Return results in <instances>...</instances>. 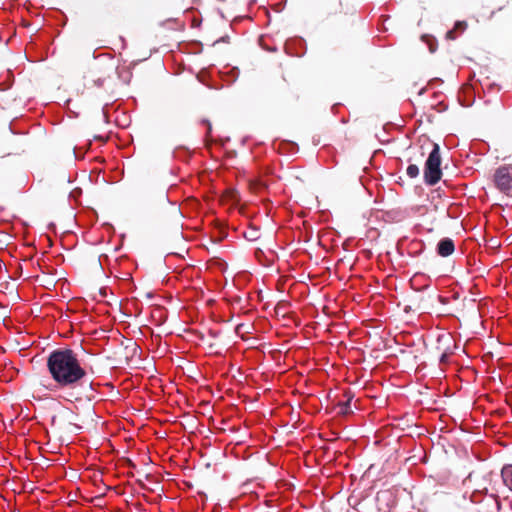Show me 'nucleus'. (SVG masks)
<instances>
[{"instance_id":"14","label":"nucleus","mask_w":512,"mask_h":512,"mask_svg":"<svg viewBox=\"0 0 512 512\" xmlns=\"http://www.w3.org/2000/svg\"><path fill=\"white\" fill-rule=\"evenodd\" d=\"M447 361V354H443L441 359H440V362L441 363H445Z\"/></svg>"},{"instance_id":"3","label":"nucleus","mask_w":512,"mask_h":512,"mask_svg":"<svg viewBox=\"0 0 512 512\" xmlns=\"http://www.w3.org/2000/svg\"><path fill=\"white\" fill-rule=\"evenodd\" d=\"M496 187L509 197H512V165L499 167L494 174Z\"/></svg>"},{"instance_id":"7","label":"nucleus","mask_w":512,"mask_h":512,"mask_svg":"<svg viewBox=\"0 0 512 512\" xmlns=\"http://www.w3.org/2000/svg\"><path fill=\"white\" fill-rule=\"evenodd\" d=\"M352 395H348L347 394V400L345 402H339L338 403V408H339V414H342V415H348L350 413V410H349V405H350V402L352 400Z\"/></svg>"},{"instance_id":"11","label":"nucleus","mask_w":512,"mask_h":512,"mask_svg":"<svg viewBox=\"0 0 512 512\" xmlns=\"http://www.w3.org/2000/svg\"><path fill=\"white\" fill-rule=\"evenodd\" d=\"M126 349H130L132 352H136L139 348V346L136 343L129 342L128 345L125 347Z\"/></svg>"},{"instance_id":"16","label":"nucleus","mask_w":512,"mask_h":512,"mask_svg":"<svg viewBox=\"0 0 512 512\" xmlns=\"http://www.w3.org/2000/svg\"><path fill=\"white\" fill-rule=\"evenodd\" d=\"M26 349H27V347H26V346H23V347H21V348L19 349V352H21L22 350H26Z\"/></svg>"},{"instance_id":"10","label":"nucleus","mask_w":512,"mask_h":512,"mask_svg":"<svg viewBox=\"0 0 512 512\" xmlns=\"http://www.w3.org/2000/svg\"><path fill=\"white\" fill-rule=\"evenodd\" d=\"M454 349H461L465 351L466 349L470 348V344L468 342H465L463 345H461L460 342L454 344Z\"/></svg>"},{"instance_id":"1","label":"nucleus","mask_w":512,"mask_h":512,"mask_svg":"<svg viewBox=\"0 0 512 512\" xmlns=\"http://www.w3.org/2000/svg\"><path fill=\"white\" fill-rule=\"evenodd\" d=\"M47 365L53 379L62 386L77 383L86 375L73 354H50Z\"/></svg>"},{"instance_id":"2","label":"nucleus","mask_w":512,"mask_h":512,"mask_svg":"<svg viewBox=\"0 0 512 512\" xmlns=\"http://www.w3.org/2000/svg\"><path fill=\"white\" fill-rule=\"evenodd\" d=\"M440 164L441 158L439 153V146L438 144H434V148L426 161L425 179L427 183L433 185L440 180L442 175Z\"/></svg>"},{"instance_id":"8","label":"nucleus","mask_w":512,"mask_h":512,"mask_svg":"<svg viewBox=\"0 0 512 512\" xmlns=\"http://www.w3.org/2000/svg\"><path fill=\"white\" fill-rule=\"evenodd\" d=\"M438 341L440 343H443V346L438 347V349H444V350H451L452 349V347L450 345L451 342H452V339H451V336L449 334H443V335L439 336Z\"/></svg>"},{"instance_id":"13","label":"nucleus","mask_w":512,"mask_h":512,"mask_svg":"<svg viewBox=\"0 0 512 512\" xmlns=\"http://www.w3.org/2000/svg\"><path fill=\"white\" fill-rule=\"evenodd\" d=\"M446 38H447V39H450V40H453V39H454L453 31H448V32L446 33Z\"/></svg>"},{"instance_id":"4","label":"nucleus","mask_w":512,"mask_h":512,"mask_svg":"<svg viewBox=\"0 0 512 512\" xmlns=\"http://www.w3.org/2000/svg\"><path fill=\"white\" fill-rule=\"evenodd\" d=\"M454 252V243L451 239H443L438 244V253L442 257L450 256Z\"/></svg>"},{"instance_id":"6","label":"nucleus","mask_w":512,"mask_h":512,"mask_svg":"<svg viewBox=\"0 0 512 512\" xmlns=\"http://www.w3.org/2000/svg\"><path fill=\"white\" fill-rule=\"evenodd\" d=\"M501 476L505 484L512 489V466H506L501 471Z\"/></svg>"},{"instance_id":"15","label":"nucleus","mask_w":512,"mask_h":512,"mask_svg":"<svg viewBox=\"0 0 512 512\" xmlns=\"http://www.w3.org/2000/svg\"><path fill=\"white\" fill-rule=\"evenodd\" d=\"M54 352H65V353H68V352H71V351L68 350V349H65V350H55Z\"/></svg>"},{"instance_id":"12","label":"nucleus","mask_w":512,"mask_h":512,"mask_svg":"<svg viewBox=\"0 0 512 512\" xmlns=\"http://www.w3.org/2000/svg\"><path fill=\"white\" fill-rule=\"evenodd\" d=\"M455 28L456 29L461 28L462 30H464L466 28V23L465 22H457L455 25Z\"/></svg>"},{"instance_id":"5","label":"nucleus","mask_w":512,"mask_h":512,"mask_svg":"<svg viewBox=\"0 0 512 512\" xmlns=\"http://www.w3.org/2000/svg\"><path fill=\"white\" fill-rule=\"evenodd\" d=\"M108 365H110L114 368L124 366V365H133L135 367H138L139 363L132 362V359L128 358V357H125L124 359H121V360H113V359L108 358Z\"/></svg>"},{"instance_id":"9","label":"nucleus","mask_w":512,"mask_h":512,"mask_svg":"<svg viewBox=\"0 0 512 512\" xmlns=\"http://www.w3.org/2000/svg\"><path fill=\"white\" fill-rule=\"evenodd\" d=\"M407 174L411 177V178H414L416 176H418L419 174V168L418 166L412 164V165H409L408 168H407Z\"/></svg>"}]
</instances>
